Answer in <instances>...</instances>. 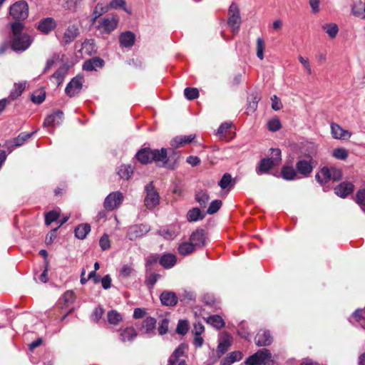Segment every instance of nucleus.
Listing matches in <instances>:
<instances>
[{
	"mask_svg": "<svg viewBox=\"0 0 365 365\" xmlns=\"http://www.w3.org/2000/svg\"><path fill=\"white\" fill-rule=\"evenodd\" d=\"M251 99L252 100H249L248 102V106L247 108L248 112H254L257 109L259 98L257 95H252Z\"/></svg>",
	"mask_w": 365,
	"mask_h": 365,
	"instance_id": "nucleus-60",
	"label": "nucleus"
},
{
	"mask_svg": "<svg viewBox=\"0 0 365 365\" xmlns=\"http://www.w3.org/2000/svg\"><path fill=\"white\" fill-rule=\"evenodd\" d=\"M352 317L356 319V321L360 322V326L365 329V308L363 309H356Z\"/></svg>",
	"mask_w": 365,
	"mask_h": 365,
	"instance_id": "nucleus-48",
	"label": "nucleus"
},
{
	"mask_svg": "<svg viewBox=\"0 0 365 365\" xmlns=\"http://www.w3.org/2000/svg\"><path fill=\"white\" fill-rule=\"evenodd\" d=\"M46 98V92L43 90L35 91L31 96V101L36 104L42 103Z\"/></svg>",
	"mask_w": 365,
	"mask_h": 365,
	"instance_id": "nucleus-47",
	"label": "nucleus"
},
{
	"mask_svg": "<svg viewBox=\"0 0 365 365\" xmlns=\"http://www.w3.org/2000/svg\"><path fill=\"white\" fill-rule=\"evenodd\" d=\"M322 29L331 38H336L339 32V27L335 23L324 24L322 25Z\"/></svg>",
	"mask_w": 365,
	"mask_h": 365,
	"instance_id": "nucleus-32",
	"label": "nucleus"
},
{
	"mask_svg": "<svg viewBox=\"0 0 365 365\" xmlns=\"http://www.w3.org/2000/svg\"><path fill=\"white\" fill-rule=\"evenodd\" d=\"M268 128L270 131H277L281 128V123L279 119L274 118L268 122Z\"/></svg>",
	"mask_w": 365,
	"mask_h": 365,
	"instance_id": "nucleus-62",
	"label": "nucleus"
},
{
	"mask_svg": "<svg viewBox=\"0 0 365 365\" xmlns=\"http://www.w3.org/2000/svg\"><path fill=\"white\" fill-rule=\"evenodd\" d=\"M276 165H277L269 158H263L259 163V165L256 168V173L259 175L267 173L269 170Z\"/></svg>",
	"mask_w": 365,
	"mask_h": 365,
	"instance_id": "nucleus-23",
	"label": "nucleus"
},
{
	"mask_svg": "<svg viewBox=\"0 0 365 365\" xmlns=\"http://www.w3.org/2000/svg\"><path fill=\"white\" fill-rule=\"evenodd\" d=\"M204 217L205 215L197 207L190 210L187 213V220L189 222H196L199 220H202Z\"/></svg>",
	"mask_w": 365,
	"mask_h": 365,
	"instance_id": "nucleus-35",
	"label": "nucleus"
},
{
	"mask_svg": "<svg viewBox=\"0 0 365 365\" xmlns=\"http://www.w3.org/2000/svg\"><path fill=\"white\" fill-rule=\"evenodd\" d=\"M188 331V323L185 320H180L178 322L176 331L178 334L185 335Z\"/></svg>",
	"mask_w": 365,
	"mask_h": 365,
	"instance_id": "nucleus-58",
	"label": "nucleus"
},
{
	"mask_svg": "<svg viewBox=\"0 0 365 365\" xmlns=\"http://www.w3.org/2000/svg\"><path fill=\"white\" fill-rule=\"evenodd\" d=\"M135 274V269L132 264H123L119 271V277L127 279Z\"/></svg>",
	"mask_w": 365,
	"mask_h": 365,
	"instance_id": "nucleus-37",
	"label": "nucleus"
},
{
	"mask_svg": "<svg viewBox=\"0 0 365 365\" xmlns=\"http://www.w3.org/2000/svg\"><path fill=\"white\" fill-rule=\"evenodd\" d=\"M108 11V8L106 6H103L101 4H98L93 11V21H96L98 18H99L101 15Z\"/></svg>",
	"mask_w": 365,
	"mask_h": 365,
	"instance_id": "nucleus-52",
	"label": "nucleus"
},
{
	"mask_svg": "<svg viewBox=\"0 0 365 365\" xmlns=\"http://www.w3.org/2000/svg\"><path fill=\"white\" fill-rule=\"evenodd\" d=\"M104 64V61L100 58H93L85 61L83 68L85 71H94L97 68H101Z\"/></svg>",
	"mask_w": 365,
	"mask_h": 365,
	"instance_id": "nucleus-28",
	"label": "nucleus"
},
{
	"mask_svg": "<svg viewBox=\"0 0 365 365\" xmlns=\"http://www.w3.org/2000/svg\"><path fill=\"white\" fill-rule=\"evenodd\" d=\"M190 240L194 247L203 246L205 241L204 230H197L193 232L190 237Z\"/></svg>",
	"mask_w": 365,
	"mask_h": 365,
	"instance_id": "nucleus-25",
	"label": "nucleus"
},
{
	"mask_svg": "<svg viewBox=\"0 0 365 365\" xmlns=\"http://www.w3.org/2000/svg\"><path fill=\"white\" fill-rule=\"evenodd\" d=\"M159 257L157 255H150L145 259V267L147 271L152 269V267L159 262Z\"/></svg>",
	"mask_w": 365,
	"mask_h": 365,
	"instance_id": "nucleus-55",
	"label": "nucleus"
},
{
	"mask_svg": "<svg viewBox=\"0 0 365 365\" xmlns=\"http://www.w3.org/2000/svg\"><path fill=\"white\" fill-rule=\"evenodd\" d=\"M282 177L287 180H292L297 178V171L292 166H284L281 170Z\"/></svg>",
	"mask_w": 365,
	"mask_h": 365,
	"instance_id": "nucleus-34",
	"label": "nucleus"
},
{
	"mask_svg": "<svg viewBox=\"0 0 365 365\" xmlns=\"http://www.w3.org/2000/svg\"><path fill=\"white\" fill-rule=\"evenodd\" d=\"M153 161L160 167L174 170L179 165L180 155L175 149H153Z\"/></svg>",
	"mask_w": 365,
	"mask_h": 365,
	"instance_id": "nucleus-1",
	"label": "nucleus"
},
{
	"mask_svg": "<svg viewBox=\"0 0 365 365\" xmlns=\"http://www.w3.org/2000/svg\"><path fill=\"white\" fill-rule=\"evenodd\" d=\"M123 199V196L120 192H113L106 197L103 206L107 210H113L121 205Z\"/></svg>",
	"mask_w": 365,
	"mask_h": 365,
	"instance_id": "nucleus-10",
	"label": "nucleus"
},
{
	"mask_svg": "<svg viewBox=\"0 0 365 365\" xmlns=\"http://www.w3.org/2000/svg\"><path fill=\"white\" fill-rule=\"evenodd\" d=\"M195 250L193 245L191 242H183L178 247V252L181 255H187L192 253Z\"/></svg>",
	"mask_w": 365,
	"mask_h": 365,
	"instance_id": "nucleus-43",
	"label": "nucleus"
},
{
	"mask_svg": "<svg viewBox=\"0 0 365 365\" xmlns=\"http://www.w3.org/2000/svg\"><path fill=\"white\" fill-rule=\"evenodd\" d=\"M145 190L146 195L145 197L144 203L148 209L151 210L159 204L160 197L158 192L154 188L153 182H150L145 186Z\"/></svg>",
	"mask_w": 365,
	"mask_h": 365,
	"instance_id": "nucleus-7",
	"label": "nucleus"
},
{
	"mask_svg": "<svg viewBox=\"0 0 365 365\" xmlns=\"http://www.w3.org/2000/svg\"><path fill=\"white\" fill-rule=\"evenodd\" d=\"M247 365H277L272 354L267 349H262L249 356L246 361Z\"/></svg>",
	"mask_w": 365,
	"mask_h": 365,
	"instance_id": "nucleus-3",
	"label": "nucleus"
},
{
	"mask_svg": "<svg viewBox=\"0 0 365 365\" xmlns=\"http://www.w3.org/2000/svg\"><path fill=\"white\" fill-rule=\"evenodd\" d=\"M153 149L143 148L135 155L137 160L142 164H148L153 162Z\"/></svg>",
	"mask_w": 365,
	"mask_h": 365,
	"instance_id": "nucleus-22",
	"label": "nucleus"
},
{
	"mask_svg": "<svg viewBox=\"0 0 365 365\" xmlns=\"http://www.w3.org/2000/svg\"><path fill=\"white\" fill-rule=\"evenodd\" d=\"M195 138V135L192 134L184 136H177L171 140L170 145L174 148L173 149L175 150V148L180 146L190 143Z\"/></svg>",
	"mask_w": 365,
	"mask_h": 365,
	"instance_id": "nucleus-24",
	"label": "nucleus"
},
{
	"mask_svg": "<svg viewBox=\"0 0 365 365\" xmlns=\"http://www.w3.org/2000/svg\"><path fill=\"white\" fill-rule=\"evenodd\" d=\"M298 60L303 66V67L305 69V71H307V74H309V75L312 74V70L309 59L307 58H304L302 56H299Z\"/></svg>",
	"mask_w": 365,
	"mask_h": 365,
	"instance_id": "nucleus-63",
	"label": "nucleus"
},
{
	"mask_svg": "<svg viewBox=\"0 0 365 365\" xmlns=\"http://www.w3.org/2000/svg\"><path fill=\"white\" fill-rule=\"evenodd\" d=\"M74 299L75 294L73 291L66 292L62 297V300H63L65 305L72 304L74 302Z\"/></svg>",
	"mask_w": 365,
	"mask_h": 365,
	"instance_id": "nucleus-64",
	"label": "nucleus"
},
{
	"mask_svg": "<svg viewBox=\"0 0 365 365\" xmlns=\"http://www.w3.org/2000/svg\"><path fill=\"white\" fill-rule=\"evenodd\" d=\"M207 322L217 329H220L225 326V322L219 315H212L207 318Z\"/></svg>",
	"mask_w": 365,
	"mask_h": 365,
	"instance_id": "nucleus-38",
	"label": "nucleus"
},
{
	"mask_svg": "<svg viewBox=\"0 0 365 365\" xmlns=\"http://www.w3.org/2000/svg\"><path fill=\"white\" fill-rule=\"evenodd\" d=\"M227 24L232 29L233 32H237L240 24V14H232L230 16Z\"/></svg>",
	"mask_w": 365,
	"mask_h": 365,
	"instance_id": "nucleus-41",
	"label": "nucleus"
},
{
	"mask_svg": "<svg viewBox=\"0 0 365 365\" xmlns=\"http://www.w3.org/2000/svg\"><path fill=\"white\" fill-rule=\"evenodd\" d=\"M24 26L22 23L15 21L11 24L12 37L11 47L15 51H24L29 48L33 39L28 34L24 33Z\"/></svg>",
	"mask_w": 365,
	"mask_h": 365,
	"instance_id": "nucleus-2",
	"label": "nucleus"
},
{
	"mask_svg": "<svg viewBox=\"0 0 365 365\" xmlns=\"http://www.w3.org/2000/svg\"><path fill=\"white\" fill-rule=\"evenodd\" d=\"M186 346L181 344L170 356L168 365H186L185 359H180L183 354Z\"/></svg>",
	"mask_w": 365,
	"mask_h": 365,
	"instance_id": "nucleus-14",
	"label": "nucleus"
},
{
	"mask_svg": "<svg viewBox=\"0 0 365 365\" xmlns=\"http://www.w3.org/2000/svg\"><path fill=\"white\" fill-rule=\"evenodd\" d=\"M59 217V213L56 210L50 211L45 215V223L49 225L53 222L57 221Z\"/></svg>",
	"mask_w": 365,
	"mask_h": 365,
	"instance_id": "nucleus-54",
	"label": "nucleus"
},
{
	"mask_svg": "<svg viewBox=\"0 0 365 365\" xmlns=\"http://www.w3.org/2000/svg\"><path fill=\"white\" fill-rule=\"evenodd\" d=\"M331 135L334 139L348 140L351 136V133L342 128L339 124L331 123Z\"/></svg>",
	"mask_w": 365,
	"mask_h": 365,
	"instance_id": "nucleus-15",
	"label": "nucleus"
},
{
	"mask_svg": "<svg viewBox=\"0 0 365 365\" xmlns=\"http://www.w3.org/2000/svg\"><path fill=\"white\" fill-rule=\"evenodd\" d=\"M118 19L115 16L105 17L98 21V30L102 34H110L118 26Z\"/></svg>",
	"mask_w": 365,
	"mask_h": 365,
	"instance_id": "nucleus-8",
	"label": "nucleus"
},
{
	"mask_svg": "<svg viewBox=\"0 0 365 365\" xmlns=\"http://www.w3.org/2000/svg\"><path fill=\"white\" fill-rule=\"evenodd\" d=\"M78 34V27L74 24L69 25L62 34L59 30L56 33V36L60 42L66 45L72 43L77 38Z\"/></svg>",
	"mask_w": 365,
	"mask_h": 365,
	"instance_id": "nucleus-6",
	"label": "nucleus"
},
{
	"mask_svg": "<svg viewBox=\"0 0 365 365\" xmlns=\"http://www.w3.org/2000/svg\"><path fill=\"white\" fill-rule=\"evenodd\" d=\"M26 82L15 83L14 88L11 91L9 98L12 100L19 97L26 88Z\"/></svg>",
	"mask_w": 365,
	"mask_h": 365,
	"instance_id": "nucleus-36",
	"label": "nucleus"
},
{
	"mask_svg": "<svg viewBox=\"0 0 365 365\" xmlns=\"http://www.w3.org/2000/svg\"><path fill=\"white\" fill-rule=\"evenodd\" d=\"M135 41V36L131 31H125L119 36V43L122 48H131Z\"/></svg>",
	"mask_w": 365,
	"mask_h": 365,
	"instance_id": "nucleus-18",
	"label": "nucleus"
},
{
	"mask_svg": "<svg viewBox=\"0 0 365 365\" xmlns=\"http://www.w3.org/2000/svg\"><path fill=\"white\" fill-rule=\"evenodd\" d=\"M133 170L129 165H123L119 168L118 174L120 178L128 180L133 174Z\"/></svg>",
	"mask_w": 365,
	"mask_h": 365,
	"instance_id": "nucleus-39",
	"label": "nucleus"
},
{
	"mask_svg": "<svg viewBox=\"0 0 365 365\" xmlns=\"http://www.w3.org/2000/svg\"><path fill=\"white\" fill-rule=\"evenodd\" d=\"M356 201L361 208L365 211V189L358 191L356 196Z\"/></svg>",
	"mask_w": 365,
	"mask_h": 365,
	"instance_id": "nucleus-56",
	"label": "nucleus"
},
{
	"mask_svg": "<svg viewBox=\"0 0 365 365\" xmlns=\"http://www.w3.org/2000/svg\"><path fill=\"white\" fill-rule=\"evenodd\" d=\"M10 15L16 20H24L29 16V6L26 1L21 0L10 6Z\"/></svg>",
	"mask_w": 365,
	"mask_h": 365,
	"instance_id": "nucleus-5",
	"label": "nucleus"
},
{
	"mask_svg": "<svg viewBox=\"0 0 365 365\" xmlns=\"http://www.w3.org/2000/svg\"><path fill=\"white\" fill-rule=\"evenodd\" d=\"M196 201L202 207H205L210 200L208 194L205 191H200L195 195Z\"/></svg>",
	"mask_w": 365,
	"mask_h": 365,
	"instance_id": "nucleus-50",
	"label": "nucleus"
},
{
	"mask_svg": "<svg viewBox=\"0 0 365 365\" xmlns=\"http://www.w3.org/2000/svg\"><path fill=\"white\" fill-rule=\"evenodd\" d=\"M108 321L110 324L116 325L122 321L121 315L115 310H111L108 313Z\"/></svg>",
	"mask_w": 365,
	"mask_h": 365,
	"instance_id": "nucleus-46",
	"label": "nucleus"
},
{
	"mask_svg": "<svg viewBox=\"0 0 365 365\" xmlns=\"http://www.w3.org/2000/svg\"><path fill=\"white\" fill-rule=\"evenodd\" d=\"M273 341L270 332L267 330H259L255 337V341L258 346H267L272 344Z\"/></svg>",
	"mask_w": 365,
	"mask_h": 365,
	"instance_id": "nucleus-13",
	"label": "nucleus"
},
{
	"mask_svg": "<svg viewBox=\"0 0 365 365\" xmlns=\"http://www.w3.org/2000/svg\"><path fill=\"white\" fill-rule=\"evenodd\" d=\"M84 83V78L83 76L78 75L73 78L68 83L65 88V93L69 97H73L78 94L83 87Z\"/></svg>",
	"mask_w": 365,
	"mask_h": 365,
	"instance_id": "nucleus-9",
	"label": "nucleus"
},
{
	"mask_svg": "<svg viewBox=\"0 0 365 365\" xmlns=\"http://www.w3.org/2000/svg\"><path fill=\"white\" fill-rule=\"evenodd\" d=\"M160 300L165 306L173 307L178 303V297L175 292L163 291L160 295Z\"/></svg>",
	"mask_w": 365,
	"mask_h": 365,
	"instance_id": "nucleus-19",
	"label": "nucleus"
},
{
	"mask_svg": "<svg viewBox=\"0 0 365 365\" xmlns=\"http://www.w3.org/2000/svg\"><path fill=\"white\" fill-rule=\"evenodd\" d=\"M184 95L188 100H194L198 98L199 91L196 88H186L184 90Z\"/></svg>",
	"mask_w": 365,
	"mask_h": 365,
	"instance_id": "nucleus-53",
	"label": "nucleus"
},
{
	"mask_svg": "<svg viewBox=\"0 0 365 365\" xmlns=\"http://www.w3.org/2000/svg\"><path fill=\"white\" fill-rule=\"evenodd\" d=\"M90 232L91 226L87 223L79 225L74 230L75 236L79 240L85 239Z\"/></svg>",
	"mask_w": 365,
	"mask_h": 365,
	"instance_id": "nucleus-30",
	"label": "nucleus"
},
{
	"mask_svg": "<svg viewBox=\"0 0 365 365\" xmlns=\"http://www.w3.org/2000/svg\"><path fill=\"white\" fill-rule=\"evenodd\" d=\"M160 278V274L150 272L146 276L145 279V284L148 287L149 289H153L155 284L157 281Z\"/></svg>",
	"mask_w": 365,
	"mask_h": 365,
	"instance_id": "nucleus-45",
	"label": "nucleus"
},
{
	"mask_svg": "<svg viewBox=\"0 0 365 365\" xmlns=\"http://www.w3.org/2000/svg\"><path fill=\"white\" fill-rule=\"evenodd\" d=\"M232 124L230 123H222L220 128L217 130V135L222 138L224 137L230 130Z\"/></svg>",
	"mask_w": 365,
	"mask_h": 365,
	"instance_id": "nucleus-61",
	"label": "nucleus"
},
{
	"mask_svg": "<svg viewBox=\"0 0 365 365\" xmlns=\"http://www.w3.org/2000/svg\"><path fill=\"white\" fill-rule=\"evenodd\" d=\"M56 26V21L51 17L43 19L38 22L37 29L41 33L48 34L53 31Z\"/></svg>",
	"mask_w": 365,
	"mask_h": 365,
	"instance_id": "nucleus-17",
	"label": "nucleus"
},
{
	"mask_svg": "<svg viewBox=\"0 0 365 365\" xmlns=\"http://www.w3.org/2000/svg\"><path fill=\"white\" fill-rule=\"evenodd\" d=\"M315 178L321 185L329 180L338 181L341 178V171L335 167H324L317 173Z\"/></svg>",
	"mask_w": 365,
	"mask_h": 365,
	"instance_id": "nucleus-4",
	"label": "nucleus"
},
{
	"mask_svg": "<svg viewBox=\"0 0 365 365\" xmlns=\"http://www.w3.org/2000/svg\"><path fill=\"white\" fill-rule=\"evenodd\" d=\"M218 185L222 190H230L234 185L232 182L231 175L229 173L224 174L221 180L219 181Z\"/></svg>",
	"mask_w": 365,
	"mask_h": 365,
	"instance_id": "nucleus-40",
	"label": "nucleus"
},
{
	"mask_svg": "<svg viewBox=\"0 0 365 365\" xmlns=\"http://www.w3.org/2000/svg\"><path fill=\"white\" fill-rule=\"evenodd\" d=\"M242 357V354L240 351H232L229 354L221 361L222 365H231L234 362L240 361Z\"/></svg>",
	"mask_w": 365,
	"mask_h": 365,
	"instance_id": "nucleus-33",
	"label": "nucleus"
},
{
	"mask_svg": "<svg viewBox=\"0 0 365 365\" xmlns=\"http://www.w3.org/2000/svg\"><path fill=\"white\" fill-rule=\"evenodd\" d=\"M148 230L149 228L147 225H134L129 228L127 233V237L130 240H134L138 237L143 236L145 233L148 232Z\"/></svg>",
	"mask_w": 365,
	"mask_h": 365,
	"instance_id": "nucleus-16",
	"label": "nucleus"
},
{
	"mask_svg": "<svg viewBox=\"0 0 365 365\" xmlns=\"http://www.w3.org/2000/svg\"><path fill=\"white\" fill-rule=\"evenodd\" d=\"M221 206H222L221 200H213L210 203V205L207 210V212L210 215L214 214L220 210Z\"/></svg>",
	"mask_w": 365,
	"mask_h": 365,
	"instance_id": "nucleus-57",
	"label": "nucleus"
},
{
	"mask_svg": "<svg viewBox=\"0 0 365 365\" xmlns=\"http://www.w3.org/2000/svg\"><path fill=\"white\" fill-rule=\"evenodd\" d=\"M348 151L344 148H337L334 149L332 156L336 159L344 160L348 158Z\"/></svg>",
	"mask_w": 365,
	"mask_h": 365,
	"instance_id": "nucleus-49",
	"label": "nucleus"
},
{
	"mask_svg": "<svg viewBox=\"0 0 365 365\" xmlns=\"http://www.w3.org/2000/svg\"><path fill=\"white\" fill-rule=\"evenodd\" d=\"M63 113L61 110H56L51 113V115H48L44 122H43V126L48 127V126H55L58 125L61 123V120L63 118Z\"/></svg>",
	"mask_w": 365,
	"mask_h": 365,
	"instance_id": "nucleus-21",
	"label": "nucleus"
},
{
	"mask_svg": "<svg viewBox=\"0 0 365 365\" xmlns=\"http://www.w3.org/2000/svg\"><path fill=\"white\" fill-rule=\"evenodd\" d=\"M67 68L65 66H62L59 68L53 75L52 78L56 80V83L58 86L61 84L63 81L64 77L67 74Z\"/></svg>",
	"mask_w": 365,
	"mask_h": 365,
	"instance_id": "nucleus-44",
	"label": "nucleus"
},
{
	"mask_svg": "<svg viewBox=\"0 0 365 365\" xmlns=\"http://www.w3.org/2000/svg\"><path fill=\"white\" fill-rule=\"evenodd\" d=\"M265 48V43L262 38H258L257 39V45H256V49H257V56L260 59L262 60L264 58V51Z\"/></svg>",
	"mask_w": 365,
	"mask_h": 365,
	"instance_id": "nucleus-51",
	"label": "nucleus"
},
{
	"mask_svg": "<svg viewBox=\"0 0 365 365\" xmlns=\"http://www.w3.org/2000/svg\"><path fill=\"white\" fill-rule=\"evenodd\" d=\"M231 336L227 334H225L220 339L217 346V351L221 354H225L229 349L231 344Z\"/></svg>",
	"mask_w": 365,
	"mask_h": 365,
	"instance_id": "nucleus-29",
	"label": "nucleus"
},
{
	"mask_svg": "<svg viewBox=\"0 0 365 365\" xmlns=\"http://www.w3.org/2000/svg\"><path fill=\"white\" fill-rule=\"evenodd\" d=\"M177 262V259L175 255L167 253L164 254L160 257L159 263L165 269L172 268Z\"/></svg>",
	"mask_w": 365,
	"mask_h": 365,
	"instance_id": "nucleus-26",
	"label": "nucleus"
},
{
	"mask_svg": "<svg viewBox=\"0 0 365 365\" xmlns=\"http://www.w3.org/2000/svg\"><path fill=\"white\" fill-rule=\"evenodd\" d=\"M353 190L354 185L352 183L344 182L334 188V192L336 195L341 197H346L348 195L352 192Z\"/></svg>",
	"mask_w": 365,
	"mask_h": 365,
	"instance_id": "nucleus-20",
	"label": "nucleus"
},
{
	"mask_svg": "<svg viewBox=\"0 0 365 365\" xmlns=\"http://www.w3.org/2000/svg\"><path fill=\"white\" fill-rule=\"evenodd\" d=\"M155 327L156 319L153 317H148L143 321L140 331L143 334L150 336L155 334Z\"/></svg>",
	"mask_w": 365,
	"mask_h": 365,
	"instance_id": "nucleus-12",
	"label": "nucleus"
},
{
	"mask_svg": "<svg viewBox=\"0 0 365 365\" xmlns=\"http://www.w3.org/2000/svg\"><path fill=\"white\" fill-rule=\"evenodd\" d=\"M309 160H299L296 163V170L302 177H307L313 170L314 160L311 155Z\"/></svg>",
	"mask_w": 365,
	"mask_h": 365,
	"instance_id": "nucleus-11",
	"label": "nucleus"
},
{
	"mask_svg": "<svg viewBox=\"0 0 365 365\" xmlns=\"http://www.w3.org/2000/svg\"><path fill=\"white\" fill-rule=\"evenodd\" d=\"M137 336V332L133 327H126L120 331L119 338L122 342L131 341Z\"/></svg>",
	"mask_w": 365,
	"mask_h": 365,
	"instance_id": "nucleus-27",
	"label": "nucleus"
},
{
	"mask_svg": "<svg viewBox=\"0 0 365 365\" xmlns=\"http://www.w3.org/2000/svg\"><path fill=\"white\" fill-rule=\"evenodd\" d=\"M107 7L109 9H122L128 14H130V11L125 6V1L124 0H112L108 5Z\"/></svg>",
	"mask_w": 365,
	"mask_h": 365,
	"instance_id": "nucleus-42",
	"label": "nucleus"
},
{
	"mask_svg": "<svg viewBox=\"0 0 365 365\" xmlns=\"http://www.w3.org/2000/svg\"><path fill=\"white\" fill-rule=\"evenodd\" d=\"M82 49L85 50L88 54H91L92 52H95V44L93 40H86L82 43Z\"/></svg>",
	"mask_w": 365,
	"mask_h": 365,
	"instance_id": "nucleus-59",
	"label": "nucleus"
},
{
	"mask_svg": "<svg viewBox=\"0 0 365 365\" xmlns=\"http://www.w3.org/2000/svg\"><path fill=\"white\" fill-rule=\"evenodd\" d=\"M158 233L166 240H173L177 235L176 230L173 227L168 226L160 228Z\"/></svg>",
	"mask_w": 365,
	"mask_h": 365,
	"instance_id": "nucleus-31",
	"label": "nucleus"
}]
</instances>
